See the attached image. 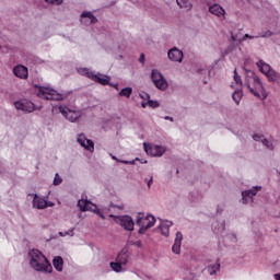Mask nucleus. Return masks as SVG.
Returning a JSON list of instances; mask_svg holds the SVG:
<instances>
[{"label":"nucleus","mask_w":280,"mask_h":280,"mask_svg":"<svg viewBox=\"0 0 280 280\" xmlns=\"http://www.w3.org/2000/svg\"><path fill=\"white\" fill-rule=\"evenodd\" d=\"M30 257V266L33 268V270H36V272H46L51 273L54 270V267H51V262L45 257L40 250L34 248L31 252H28Z\"/></svg>","instance_id":"f257e3e1"},{"label":"nucleus","mask_w":280,"mask_h":280,"mask_svg":"<svg viewBox=\"0 0 280 280\" xmlns=\"http://www.w3.org/2000/svg\"><path fill=\"white\" fill-rule=\"evenodd\" d=\"M246 86L249 89V92L258 97L259 100H266L268 97V93L264 89V84L261 83V79L255 74V72H249L246 77Z\"/></svg>","instance_id":"f03ea898"},{"label":"nucleus","mask_w":280,"mask_h":280,"mask_svg":"<svg viewBox=\"0 0 280 280\" xmlns=\"http://www.w3.org/2000/svg\"><path fill=\"white\" fill-rule=\"evenodd\" d=\"M155 222L156 219L154 218V215H145L144 213H138L136 222V224L140 226L138 233H140V235H143V233H145L148 229H152V226H154Z\"/></svg>","instance_id":"7ed1b4c3"},{"label":"nucleus","mask_w":280,"mask_h":280,"mask_svg":"<svg viewBox=\"0 0 280 280\" xmlns=\"http://www.w3.org/2000/svg\"><path fill=\"white\" fill-rule=\"evenodd\" d=\"M37 96L42 100H47L50 102H60L63 100L62 94L58 93V91L45 86H39Z\"/></svg>","instance_id":"20e7f679"},{"label":"nucleus","mask_w":280,"mask_h":280,"mask_svg":"<svg viewBox=\"0 0 280 280\" xmlns=\"http://www.w3.org/2000/svg\"><path fill=\"white\" fill-rule=\"evenodd\" d=\"M256 65L259 71L268 78L269 82H277V80H279V73H277L270 65L266 63L264 60H259Z\"/></svg>","instance_id":"39448f33"},{"label":"nucleus","mask_w":280,"mask_h":280,"mask_svg":"<svg viewBox=\"0 0 280 280\" xmlns=\"http://www.w3.org/2000/svg\"><path fill=\"white\" fill-rule=\"evenodd\" d=\"M78 207L80 208V211H83V212L92 211V213H96V215H100V218H102L103 220H106V217L104 215V213H102V211H100L97 206L92 203L91 200L80 199L78 201Z\"/></svg>","instance_id":"423d86ee"},{"label":"nucleus","mask_w":280,"mask_h":280,"mask_svg":"<svg viewBox=\"0 0 280 280\" xmlns=\"http://www.w3.org/2000/svg\"><path fill=\"white\" fill-rule=\"evenodd\" d=\"M59 113H61V115L66 117L68 121H71V124L78 121V119L82 117V113L73 110L65 105L59 106Z\"/></svg>","instance_id":"0eeeda50"},{"label":"nucleus","mask_w":280,"mask_h":280,"mask_svg":"<svg viewBox=\"0 0 280 280\" xmlns=\"http://www.w3.org/2000/svg\"><path fill=\"white\" fill-rule=\"evenodd\" d=\"M151 80L160 91H165V89H167V81L159 70H152Z\"/></svg>","instance_id":"6e6552de"},{"label":"nucleus","mask_w":280,"mask_h":280,"mask_svg":"<svg viewBox=\"0 0 280 280\" xmlns=\"http://www.w3.org/2000/svg\"><path fill=\"white\" fill-rule=\"evenodd\" d=\"M115 222L125 229V231H135V221L130 215H118L115 218Z\"/></svg>","instance_id":"1a4fd4ad"},{"label":"nucleus","mask_w":280,"mask_h":280,"mask_svg":"<svg viewBox=\"0 0 280 280\" xmlns=\"http://www.w3.org/2000/svg\"><path fill=\"white\" fill-rule=\"evenodd\" d=\"M79 73L81 75H85V78H89L90 80H92L93 82H97L98 84H102L103 86H106V78H102L97 74H95L94 71H91L88 68H81L79 69Z\"/></svg>","instance_id":"9d476101"},{"label":"nucleus","mask_w":280,"mask_h":280,"mask_svg":"<svg viewBox=\"0 0 280 280\" xmlns=\"http://www.w3.org/2000/svg\"><path fill=\"white\" fill-rule=\"evenodd\" d=\"M14 106L18 110H23V113H34V110H38V107L31 101H16L14 102Z\"/></svg>","instance_id":"9b49d317"},{"label":"nucleus","mask_w":280,"mask_h":280,"mask_svg":"<svg viewBox=\"0 0 280 280\" xmlns=\"http://www.w3.org/2000/svg\"><path fill=\"white\" fill-rule=\"evenodd\" d=\"M77 141L80 144V147L84 148V150H88V152H93L95 150V142L86 138L84 133H80Z\"/></svg>","instance_id":"f8f14e48"},{"label":"nucleus","mask_w":280,"mask_h":280,"mask_svg":"<svg viewBox=\"0 0 280 280\" xmlns=\"http://www.w3.org/2000/svg\"><path fill=\"white\" fill-rule=\"evenodd\" d=\"M144 152L150 156H163L165 154V148L161 145H150L148 143H143Z\"/></svg>","instance_id":"ddd939ff"},{"label":"nucleus","mask_w":280,"mask_h":280,"mask_svg":"<svg viewBox=\"0 0 280 280\" xmlns=\"http://www.w3.org/2000/svg\"><path fill=\"white\" fill-rule=\"evenodd\" d=\"M261 191V186H255L249 190H245L242 192L243 205H248V202H253V196H257V192Z\"/></svg>","instance_id":"4468645a"},{"label":"nucleus","mask_w":280,"mask_h":280,"mask_svg":"<svg viewBox=\"0 0 280 280\" xmlns=\"http://www.w3.org/2000/svg\"><path fill=\"white\" fill-rule=\"evenodd\" d=\"M13 73L16 78H20L21 80H27L30 75V71L27 70V67L23 65L15 66L13 68Z\"/></svg>","instance_id":"2eb2a0df"},{"label":"nucleus","mask_w":280,"mask_h":280,"mask_svg":"<svg viewBox=\"0 0 280 280\" xmlns=\"http://www.w3.org/2000/svg\"><path fill=\"white\" fill-rule=\"evenodd\" d=\"M81 23H84L85 25L97 23V18L91 11L81 13Z\"/></svg>","instance_id":"dca6fc26"},{"label":"nucleus","mask_w":280,"mask_h":280,"mask_svg":"<svg viewBox=\"0 0 280 280\" xmlns=\"http://www.w3.org/2000/svg\"><path fill=\"white\" fill-rule=\"evenodd\" d=\"M33 207L35 209H47V200L43 197H38L37 194L33 195Z\"/></svg>","instance_id":"f3484780"},{"label":"nucleus","mask_w":280,"mask_h":280,"mask_svg":"<svg viewBox=\"0 0 280 280\" xmlns=\"http://www.w3.org/2000/svg\"><path fill=\"white\" fill-rule=\"evenodd\" d=\"M168 58L173 62H183V52L178 48H172L168 50Z\"/></svg>","instance_id":"a211bd4d"},{"label":"nucleus","mask_w":280,"mask_h":280,"mask_svg":"<svg viewBox=\"0 0 280 280\" xmlns=\"http://www.w3.org/2000/svg\"><path fill=\"white\" fill-rule=\"evenodd\" d=\"M182 244H183V233L177 232L176 237H175V242H174L173 247H172V250H173V253H175V255H180Z\"/></svg>","instance_id":"6ab92c4d"},{"label":"nucleus","mask_w":280,"mask_h":280,"mask_svg":"<svg viewBox=\"0 0 280 280\" xmlns=\"http://www.w3.org/2000/svg\"><path fill=\"white\" fill-rule=\"evenodd\" d=\"M129 259H130V254H128V250L122 249V250L117 255L116 261H117L118 264H121L122 266H127Z\"/></svg>","instance_id":"aec40b11"},{"label":"nucleus","mask_w":280,"mask_h":280,"mask_svg":"<svg viewBox=\"0 0 280 280\" xmlns=\"http://www.w3.org/2000/svg\"><path fill=\"white\" fill-rule=\"evenodd\" d=\"M209 12L214 14V16H224L226 14V11H224V8H222L220 4H212L209 8Z\"/></svg>","instance_id":"412c9836"},{"label":"nucleus","mask_w":280,"mask_h":280,"mask_svg":"<svg viewBox=\"0 0 280 280\" xmlns=\"http://www.w3.org/2000/svg\"><path fill=\"white\" fill-rule=\"evenodd\" d=\"M52 266L57 272H62L63 266H65V259L61 258V256H56L52 259Z\"/></svg>","instance_id":"4be33fe9"},{"label":"nucleus","mask_w":280,"mask_h":280,"mask_svg":"<svg viewBox=\"0 0 280 280\" xmlns=\"http://www.w3.org/2000/svg\"><path fill=\"white\" fill-rule=\"evenodd\" d=\"M254 141H261L262 145H266L268 150H275V147L272 145V142L268 139H265L264 136L254 135L253 136Z\"/></svg>","instance_id":"5701e85b"},{"label":"nucleus","mask_w":280,"mask_h":280,"mask_svg":"<svg viewBox=\"0 0 280 280\" xmlns=\"http://www.w3.org/2000/svg\"><path fill=\"white\" fill-rule=\"evenodd\" d=\"M170 226H172V221L161 222L159 229H160L162 235H164V237H167L170 235Z\"/></svg>","instance_id":"b1692460"},{"label":"nucleus","mask_w":280,"mask_h":280,"mask_svg":"<svg viewBox=\"0 0 280 280\" xmlns=\"http://www.w3.org/2000/svg\"><path fill=\"white\" fill-rule=\"evenodd\" d=\"M270 36H272V33L270 31H266L265 33H260L259 35L257 36H250L249 34H245L243 36V40H246V38H270Z\"/></svg>","instance_id":"393cba45"},{"label":"nucleus","mask_w":280,"mask_h":280,"mask_svg":"<svg viewBox=\"0 0 280 280\" xmlns=\"http://www.w3.org/2000/svg\"><path fill=\"white\" fill-rule=\"evenodd\" d=\"M112 270H114V272H124L126 269L124 268V266L118 262L117 260L114 262L109 264Z\"/></svg>","instance_id":"a878e982"},{"label":"nucleus","mask_w":280,"mask_h":280,"mask_svg":"<svg viewBox=\"0 0 280 280\" xmlns=\"http://www.w3.org/2000/svg\"><path fill=\"white\" fill-rule=\"evenodd\" d=\"M177 1V5H179V8H184V10H189L191 8V2H189V0H176Z\"/></svg>","instance_id":"bb28decb"},{"label":"nucleus","mask_w":280,"mask_h":280,"mask_svg":"<svg viewBox=\"0 0 280 280\" xmlns=\"http://www.w3.org/2000/svg\"><path fill=\"white\" fill-rule=\"evenodd\" d=\"M120 97H130V95H132V88H124L120 92H119Z\"/></svg>","instance_id":"cd10ccee"},{"label":"nucleus","mask_w":280,"mask_h":280,"mask_svg":"<svg viewBox=\"0 0 280 280\" xmlns=\"http://www.w3.org/2000/svg\"><path fill=\"white\" fill-rule=\"evenodd\" d=\"M233 101L235 102V104H240L241 100H242V92L240 91H235L232 95Z\"/></svg>","instance_id":"c85d7f7f"},{"label":"nucleus","mask_w":280,"mask_h":280,"mask_svg":"<svg viewBox=\"0 0 280 280\" xmlns=\"http://www.w3.org/2000/svg\"><path fill=\"white\" fill-rule=\"evenodd\" d=\"M61 184H62V177H60V175L58 173H56L52 185L58 186V185H61Z\"/></svg>","instance_id":"c756f323"},{"label":"nucleus","mask_w":280,"mask_h":280,"mask_svg":"<svg viewBox=\"0 0 280 280\" xmlns=\"http://www.w3.org/2000/svg\"><path fill=\"white\" fill-rule=\"evenodd\" d=\"M234 82H236V84H238L240 86H242V77H240V74H237V69L234 70Z\"/></svg>","instance_id":"7c9ffc66"},{"label":"nucleus","mask_w":280,"mask_h":280,"mask_svg":"<svg viewBox=\"0 0 280 280\" xmlns=\"http://www.w3.org/2000/svg\"><path fill=\"white\" fill-rule=\"evenodd\" d=\"M220 270V262H217L214 266H212V270L210 271V275L213 276Z\"/></svg>","instance_id":"2f4dec72"},{"label":"nucleus","mask_w":280,"mask_h":280,"mask_svg":"<svg viewBox=\"0 0 280 280\" xmlns=\"http://www.w3.org/2000/svg\"><path fill=\"white\" fill-rule=\"evenodd\" d=\"M148 104H149L150 108H159V102H156V101L149 100Z\"/></svg>","instance_id":"473e14b6"},{"label":"nucleus","mask_w":280,"mask_h":280,"mask_svg":"<svg viewBox=\"0 0 280 280\" xmlns=\"http://www.w3.org/2000/svg\"><path fill=\"white\" fill-rule=\"evenodd\" d=\"M73 231H75V228H72V229L63 232L65 237H67V235H69L70 237H73V235H74Z\"/></svg>","instance_id":"72a5a7b5"},{"label":"nucleus","mask_w":280,"mask_h":280,"mask_svg":"<svg viewBox=\"0 0 280 280\" xmlns=\"http://www.w3.org/2000/svg\"><path fill=\"white\" fill-rule=\"evenodd\" d=\"M63 0H51V5H62Z\"/></svg>","instance_id":"f704fd0d"},{"label":"nucleus","mask_w":280,"mask_h":280,"mask_svg":"<svg viewBox=\"0 0 280 280\" xmlns=\"http://www.w3.org/2000/svg\"><path fill=\"white\" fill-rule=\"evenodd\" d=\"M140 97L141 100H149L150 101V94L143 92V93H140Z\"/></svg>","instance_id":"c9c22d12"},{"label":"nucleus","mask_w":280,"mask_h":280,"mask_svg":"<svg viewBox=\"0 0 280 280\" xmlns=\"http://www.w3.org/2000/svg\"><path fill=\"white\" fill-rule=\"evenodd\" d=\"M139 62H141L142 65H143V62H145V55L144 54L140 55Z\"/></svg>","instance_id":"e433bc0d"},{"label":"nucleus","mask_w":280,"mask_h":280,"mask_svg":"<svg viewBox=\"0 0 280 280\" xmlns=\"http://www.w3.org/2000/svg\"><path fill=\"white\" fill-rule=\"evenodd\" d=\"M152 182H153V179H152V177H151L150 180H148V187H149V189H150V187H152Z\"/></svg>","instance_id":"4c0bfd02"},{"label":"nucleus","mask_w":280,"mask_h":280,"mask_svg":"<svg viewBox=\"0 0 280 280\" xmlns=\"http://www.w3.org/2000/svg\"><path fill=\"white\" fill-rule=\"evenodd\" d=\"M231 39L232 40H237V36H235L233 33H231Z\"/></svg>","instance_id":"58836bf2"},{"label":"nucleus","mask_w":280,"mask_h":280,"mask_svg":"<svg viewBox=\"0 0 280 280\" xmlns=\"http://www.w3.org/2000/svg\"><path fill=\"white\" fill-rule=\"evenodd\" d=\"M141 106H142V108H147V106H149V104L147 102H142Z\"/></svg>","instance_id":"ea45409f"},{"label":"nucleus","mask_w":280,"mask_h":280,"mask_svg":"<svg viewBox=\"0 0 280 280\" xmlns=\"http://www.w3.org/2000/svg\"><path fill=\"white\" fill-rule=\"evenodd\" d=\"M106 84H110V77H106Z\"/></svg>","instance_id":"a19ab883"},{"label":"nucleus","mask_w":280,"mask_h":280,"mask_svg":"<svg viewBox=\"0 0 280 280\" xmlns=\"http://www.w3.org/2000/svg\"><path fill=\"white\" fill-rule=\"evenodd\" d=\"M136 245L138 246V248H141V241H137Z\"/></svg>","instance_id":"79ce46f5"},{"label":"nucleus","mask_w":280,"mask_h":280,"mask_svg":"<svg viewBox=\"0 0 280 280\" xmlns=\"http://www.w3.org/2000/svg\"><path fill=\"white\" fill-rule=\"evenodd\" d=\"M47 207H54V202L47 201Z\"/></svg>","instance_id":"37998d69"},{"label":"nucleus","mask_w":280,"mask_h":280,"mask_svg":"<svg viewBox=\"0 0 280 280\" xmlns=\"http://www.w3.org/2000/svg\"><path fill=\"white\" fill-rule=\"evenodd\" d=\"M113 86H114V89H115L116 91H119V88H118L119 84L116 83V84H114Z\"/></svg>","instance_id":"c03bdc74"},{"label":"nucleus","mask_w":280,"mask_h":280,"mask_svg":"<svg viewBox=\"0 0 280 280\" xmlns=\"http://www.w3.org/2000/svg\"><path fill=\"white\" fill-rule=\"evenodd\" d=\"M275 279H276V280H280V273H276V275H275Z\"/></svg>","instance_id":"a18cd8bd"},{"label":"nucleus","mask_w":280,"mask_h":280,"mask_svg":"<svg viewBox=\"0 0 280 280\" xmlns=\"http://www.w3.org/2000/svg\"><path fill=\"white\" fill-rule=\"evenodd\" d=\"M165 119H168L170 121H174V118H172L170 116H165Z\"/></svg>","instance_id":"49530a36"},{"label":"nucleus","mask_w":280,"mask_h":280,"mask_svg":"<svg viewBox=\"0 0 280 280\" xmlns=\"http://www.w3.org/2000/svg\"><path fill=\"white\" fill-rule=\"evenodd\" d=\"M60 237H65V232H59Z\"/></svg>","instance_id":"de8ad7c7"},{"label":"nucleus","mask_w":280,"mask_h":280,"mask_svg":"<svg viewBox=\"0 0 280 280\" xmlns=\"http://www.w3.org/2000/svg\"><path fill=\"white\" fill-rule=\"evenodd\" d=\"M45 1H46V3H51L52 0H45Z\"/></svg>","instance_id":"09e8293b"}]
</instances>
